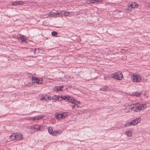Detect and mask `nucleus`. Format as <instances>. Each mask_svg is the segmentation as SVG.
Segmentation results:
<instances>
[{
    "mask_svg": "<svg viewBox=\"0 0 150 150\" xmlns=\"http://www.w3.org/2000/svg\"><path fill=\"white\" fill-rule=\"evenodd\" d=\"M53 90L54 91L59 92L61 91V88L60 87L57 86L55 87L53 89Z\"/></svg>",
    "mask_w": 150,
    "mask_h": 150,
    "instance_id": "aec40b11",
    "label": "nucleus"
},
{
    "mask_svg": "<svg viewBox=\"0 0 150 150\" xmlns=\"http://www.w3.org/2000/svg\"><path fill=\"white\" fill-rule=\"evenodd\" d=\"M133 107H134V108H137L138 106L139 105V103H135V104H132Z\"/></svg>",
    "mask_w": 150,
    "mask_h": 150,
    "instance_id": "c85d7f7f",
    "label": "nucleus"
},
{
    "mask_svg": "<svg viewBox=\"0 0 150 150\" xmlns=\"http://www.w3.org/2000/svg\"><path fill=\"white\" fill-rule=\"evenodd\" d=\"M23 3L22 1H13L12 2V5H21Z\"/></svg>",
    "mask_w": 150,
    "mask_h": 150,
    "instance_id": "ddd939ff",
    "label": "nucleus"
},
{
    "mask_svg": "<svg viewBox=\"0 0 150 150\" xmlns=\"http://www.w3.org/2000/svg\"><path fill=\"white\" fill-rule=\"evenodd\" d=\"M146 107V104H142V108H141V109L142 110H144Z\"/></svg>",
    "mask_w": 150,
    "mask_h": 150,
    "instance_id": "2f4dec72",
    "label": "nucleus"
},
{
    "mask_svg": "<svg viewBox=\"0 0 150 150\" xmlns=\"http://www.w3.org/2000/svg\"><path fill=\"white\" fill-rule=\"evenodd\" d=\"M75 102L76 103H78V104H79L80 103V102L79 101L76 100H75Z\"/></svg>",
    "mask_w": 150,
    "mask_h": 150,
    "instance_id": "58836bf2",
    "label": "nucleus"
},
{
    "mask_svg": "<svg viewBox=\"0 0 150 150\" xmlns=\"http://www.w3.org/2000/svg\"><path fill=\"white\" fill-rule=\"evenodd\" d=\"M48 130L49 133L52 135L54 131H53L52 128L51 127H48Z\"/></svg>",
    "mask_w": 150,
    "mask_h": 150,
    "instance_id": "dca6fc26",
    "label": "nucleus"
},
{
    "mask_svg": "<svg viewBox=\"0 0 150 150\" xmlns=\"http://www.w3.org/2000/svg\"><path fill=\"white\" fill-rule=\"evenodd\" d=\"M135 3V2H132L128 5L127 8L126 9V10L128 11L129 12L131 11L132 8H133V5Z\"/></svg>",
    "mask_w": 150,
    "mask_h": 150,
    "instance_id": "6e6552de",
    "label": "nucleus"
},
{
    "mask_svg": "<svg viewBox=\"0 0 150 150\" xmlns=\"http://www.w3.org/2000/svg\"><path fill=\"white\" fill-rule=\"evenodd\" d=\"M52 99L54 100H69L70 101H71V98L69 97H67L65 96L64 95H61V96H58L56 95L53 96L52 97Z\"/></svg>",
    "mask_w": 150,
    "mask_h": 150,
    "instance_id": "f257e3e1",
    "label": "nucleus"
},
{
    "mask_svg": "<svg viewBox=\"0 0 150 150\" xmlns=\"http://www.w3.org/2000/svg\"><path fill=\"white\" fill-rule=\"evenodd\" d=\"M68 80V79L67 78H66L65 77H64V78H63L62 79V81H67Z\"/></svg>",
    "mask_w": 150,
    "mask_h": 150,
    "instance_id": "f704fd0d",
    "label": "nucleus"
},
{
    "mask_svg": "<svg viewBox=\"0 0 150 150\" xmlns=\"http://www.w3.org/2000/svg\"><path fill=\"white\" fill-rule=\"evenodd\" d=\"M125 134L127 136L129 137H130L132 135V132L130 131H127Z\"/></svg>",
    "mask_w": 150,
    "mask_h": 150,
    "instance_id": "393cba45",
    "label": "nucleus"
},
{
    "mask_svg": "<svg viewBox=\"0 0 150 150\" xmlns=\"http://www.w3.org/2000/svg\"><path fill=\"white\" fill-rule=\"evenodd\" d=\"M118 73H115L112 74L111 75V78L114 79L116 80H118Z\"/></svg>",
    "mask_w": 150,
    "mask_h": 150,
    "instance_id": "9b49d317",
    "label": "nucleus"
},
{
    "mask_svg": "<svg viewBox=\"0 0 150 150\" xmlns=\"http://www.w3.org/2000/svg\"><path fill=\"white\" fill-rule=\"evenodd\" d=\"M62 132L61 130H54L52 136H56L57 135L60 134Z\"/></svg>",
    "mask_w": 150,
    "mask_h": 150,
    "instance_id": "f8f14e48",
    "label": "nucleus"
},
{
    "mask_svg": "<svg viewBox=\"0 0 150 150\" xmlns=\"http://www.w3.org/2000/svg\"><path fill=\"white\" fill-rule=\"evenodd\" d=\"M140 121V119L139 118H136L134 120H132L131 122L132 125H135L137 124Z\"/></svg>",
    "mask_w": 150,
    "mask_h": 150,
    "instance_id": "1a4fd4ad",
    "label": "nucleus"
},
{
    "mask_svg": "<svg viewBox=\"0 0 150 150\" xmlns=\"http://www.w3.org/2000/svg\"><path fill=\"white\" fill-rule=\"evenodd\" d=\"M67 97H69L71 98V101H70L69 100H67V101H68L69 102L71 103V106L72 107V108L73 109H74L75 106L76 105L77 107L78 106V105L77 104L76 105L75 102V100L73 99V98L70 96H67Z\"/></svg>",
    "mask_w": 150,
    "mask_h": 150,
    "instance_id": "39448f33",
    "label": "nucleus"
},
{
    "mask_svg": "<svg viewBox=\"0 0 150 150\" xmlns=\"http://www.w3.org/2000/svg\"><path fill=\"white\" fill-rule=\"evenodd\" d=\"M132 104L131 105H127L126 106V108L125 109V110L127 108H129L130 109H133L134 108V107H133Z\"/></svg>",
    "mask_w": 150,
    "mask_h": 150,
    "instance_id": "bb28decb",
    "label": "nucleus"
},
{
    "mask_svg": "<svg viewBox=\"0 0 150 150\" xmlns=\"http://www.w3.org/2000/svg\"><path fill=\"white\" fill-rule=\"evenodd\" d=\"M118 80H121L123 78V76L121 73H118Z\"/></svg>",
    "mask_w": 150,
    "mask_h": 150,
    "instance_id": "6ab92c4d",
    "label": "nucleus"
},
{
    "mask_svg": "<svg viewBox=\"0 0 150 150\" xmlns=\"http://www.w3.org/2000/svg\"><path fill=\"white\" fill-rule=\"evenodd\" d=\"M127 50L125 49H122L121 50V52L125 53L127 52Z\"/></svg>",
    "mask_w": 150,
    "mask_h": 150,
    "instance_id": "e433bc0d",
    "label": "nucleus"
},
{
    "mask_svg": "<svg viewBox=\"0 0 150 150\" xmlns=\"http://www.w3.org/2000/svg\"><path fill=\"white\" fill-rule=\"evenodd\" d=\"M132 94L134 96H135L137 97H139L142 94L141 93H139L138 92H133Z\"/></svg>",
    "mask_w": 150,
    "mask_h": 150,
    "instance_id": "4be33fe9",
    "label": "nucleus"
},
{
    "mask_svg": "<svg viewBox=\"0 0 150 150\" xmlns=\"http://www.w3.org/2000/svg\"><path fill=\"white\" fill-rule=\"evenodd\" d=\"M59 87H60V88H61V91L62 90V88H63V86H59Z\"/></svg>",
    "mask_w": 150,
    "mask_h": 150,
    "instance_id": "ea45409f",
    "label": "nucleus"
},
{
    "mask_svg": "<svg viewBox=\"0 0 150 150\" xmlns=\"http://www.w3.org/2000/svg\"><path fill=\"white\" fill-rule=\"evenodd\" d=\"M34 125H33L31 127V128L32 129H34Z\"/></svg>",
    "mask_w": 150,
    "mask_h": 150,
    "instance_id": "79ce46f5",
    "label": "nucleus"
},
{
    "mask_svg": "<svg viewBox=\"0 0 150 150\" xmlns=\"http://www.w3.org/2000/svg\"><path fill=\"white\" fill-rule=\"evenodd\" d=\"M16 140H21L23 139V135L21 134H16Z\"/></svg>",
    "mask_w": 150,
    "mask_h": 150,
    "instance_id": "9d476101",
    "label": "nucleus"
},
{
    "mask_svg": "<svg viewBox=\"0 0 150 150\" xmlns=\"http://www.w3.org/2000/svg\"><path fill=\"white\" fill-rule=\"evenodd\" d=\"M34 129H36L38 131L41 130L43 131L42 129L45 127V126L42 125H34Z\"/></svg>",
    "mask_w": 150,
    "mask_h": 150,
    "instance_id": "20e7f679",
    "label": "nucleus"
},
{
    "mask_svg": "<svg viewBox=\"0 0 150 150\" xmlns=\"http://www.w3.org/2000/svg\"><path fill=\"white\" fill-rule=\"evenodd\" d=\"M50 98H51V97H50V96H48L47 97H46L47 100V99H50Z\"/></svg>",
    "mask_w": 150,
    "mask_h": 150,
    "instance_id": "a19ab883",
    "label": "nucleus"
},
{
    "mask_svg": "<svg viewBox=\"0 0 150 150\" xmlns=\"http://www.w3.org/2000/svg\"><path fill=\"white\" fill-rule=\"evenodd\" d=\"M57 33L56 31H53L52 33V36H55V35H57Z\"/></svg>",
    "mask_w": 150,
    "mask_h": 150,
    "instance_id": "72a5a7b5",
    "label": "nucleus"
},
{
    "mask_svg": "<svg viewBox=\"0 0 150 150\" xmlns=\"http://www.w3.org/2000/svg\"><path fill=\"white\" fill-rule=\"evenodd\" d=\"M131 125H132L131 122H129L125 124L124 125V126L125 127H129Z\"/></svg>",
    "mask_w": 150,
    "mask_h": 150,
    "instance_id": "c756f323",
    "label": "nucleus"
},
{
    "mask_svg": "<svg viewBox=\"0 0 150 150\" xmlns=\"http://www.w3.org/2000/svg\"><path fill=\"white\" fill-rule=\"evenodd\" d=\"M100 90L102 91H106V89L105 88L103 87L100 88Z\"/></svg>",
    "mask_w": 150,
    "mask_h": 150,
    "instance_id": "4c0bfd02",
    "label": "nucleus"
},
{
    "mask_svg": "<svg viewBox=\"0 0 150 150\" xmlns=\"http://www.w3.org/2000/svg\"><path fill=\"white\" fill-rule=\"evenodd\" d=\"M56 13L55 12L54 13V12H50L49 13H48V16H50V17H55V16H56Z\"/></svg>",
    "mask_w": 150,
    "mask_h": 150,
    "instance_id": "2eb2a0df",
    "label": "nucleus"
},
{
    "mask_svg": "<svg viewBox=\"0 0 150 150\" xmlns=\"http://www.w3.org/2000/svg\"><path fill=\"white\" fill-rule=\"evenodd\" d=\"M17 38L19 40H21L23 42H25V37L23 35L21 34L18 35L17 36Z\"/></svg>",
    "mask_w": 150,
    "mask_h": 150,
    "instance_id": "0eeeda50",
    "label": "nucleus"
},
{
    "mask_svg": "<svg viewBox=\"0 0 150 150\" xmlns=\"http://www.w3.org/2000/svg\"><path fill=\"white\" fill-rule=\"evenodd\" d=\"M62 14H63L64 16H69V12L62 11Z\"/></svg>",
    "mask_w": 150,
    "mask_h": 150,
    "instance_id": "cd10ccee",
    "label": "nucleus"
},
{
    "mask_svg": "<svg viewBox=\"0 0 150 150\" xmlns=\"http://www.w3.org/2000/svg\"><path fill=\"white\" fill-rule=\"evenodd\" d=\"M61 115L62 116V119L65 118L68 115L67 112H64L62 113H61Z\"/></svg>",
    "mask_w": 150,
    "mask_h": 150,
    "instance_id": "a878e982",
    "label": "nucleus"
},
{
    "mask_svg": "<svg viewBox=\"0 0 150 150\" xmlns=\"http://www.w3.org/2000/svg\"><path fill=\"white\" fill-rule=\"evenodd\" d=\"M138 5L137 4H136V3H135V4L133 5V8H138Z\"/></svg>",
    "mask_w": 150,
    "mask_h": 150,
    "instance_id": "473e14b6",
    "label": "nucleus"
},
{
    "mask_svg": "<svg viewBox=\"0 0 150 150\" xmlns=\"http://www.w3.org/2000/svg\"><path fill=\"white\" fill-rule=\"evenodd\" d=\"M131 79L133 82L137 83L140 82L141 80L140 76L139 75L135 74H133L132 76Z\"/></svg>",
    "mask_w": 150,
    "mask_h": 150,
    "instance_id": "f03ea898",
    "label": "nucleus"
},
{
    "mask_svg": "<svg viewBox=\"0 0 150 150\" xmlns=\"http://www.w3.org/2000/svg\"><path fill=\"white\" fill-rule=\"evenodd\" d=\"M103 0H87L86 2L88 4L94 3L96 4L98 2H101Z\"/></svg>",
    "mask_w": 150,
    "mask_h": 150,
    "instance_id": "423d86ee",
    "label": "nucleus"
},
{
    "mask_svg": "<svg viewBox=\"0 0 150 150\" xmlns=\"http://www.w3.org/2000/svg\"><path fill=\"white\" fill-rule=\"evenodd\" d=\"M141 108H142V104L140 105L139 104V105L138 106V108H136L134 110L135 112H138L141 110H142Z\"/></svg>",
    "mask_w": 150,
    "mask_h": 150,
    "instance_id": "f3484780",
    "label": "nucleus"
},
{
    "mask_svg": "<svg viewBox=\"0 0 150 150\" xmlns=\"http://www.w3.org/2000/svg\"><path fill=\"white\" fill-rule=\"evenodd\" d=\"M30 120H38V119L37 118V116H36L35 117H31L30 119Z\"/></svg>",
    "mask_w": 150,
    "mask_h": 150,
    "instance_id": "7c9ffc66",
    "label": "nucleus"
},
{
    "mask_svg": "<svg viewBox=\"0 0 150 150\" xmlns=\"http://www.w3.org/2000/svg\"><path fill=\"white\" fill-rule=\"evenodd\" d=\"M32 80H34V83H37L38 84H40L42 83V80L40 78H38L35 77H32Z\"/></svg>",
    "mask_w": 150,
    "mask_h": 150,
    "instance_id": "7ed1b4c3",
    "label": "nucleus"
},
{
    "mask_svg": "<svg viewBox=\"0 0 150 150\" xmlns=\"http://www.w3.org/2000/svg\"><path fill=\"white\" fill-rule=\"evenodd\" d=\"M55 117L57 120H60L62 119V116L61 115V113L59 114H57L56 115H55Z\"/></svg>",
    "mask_w": 150,
    "mask_h": 150,
    "instance_id": "4468645a",
    "label": "nucleus"
},
{
    "mask_svg": "<svg viewBox=\"0 0 150 150\" xmlns=\"http://www.w3.org/2000/svg\"><path fill=\"white\" fill-rule=\"evenodd\" d=\"M10 139L12 140L16 139V134L13 133L10 137Z\"/></svg>",
    "mask_w": 150,
    "mask_h": 150,
    "instance_id": "5701e85b",
    "label": "nucleus"
},
{
    "mask_svg": "<svg viewBox=\"0 0 150 150\" xmlns=\"http://www.w3.org/2000/svg\"><path fill=\"white\" fill-rule=\"evenodd\" d=\"M39 49H35L34 50V53H35L36 52H39Z\"/></svg>",
    "mask_w": 150,
    "mask_h": 150,
    "instance_id": "c9c22d12",
    "label": "nucleus"
},
{
    "mask_svg": "<svg viewBox=\"0 0 150 150\" xmlns=\"http://www.w3.org/2000/svg\"><path fill=\"white\" fill-rule=\"evenodd\" d=\"M38 120H40L45 117V115H39L37 116Z\"/></svg>",
    "mask_w": 150,
    "mask_h": 150,
    "instance_id": "b1692460",
    "label": "nucleus"
},
{
    "mask_svg": "<svg viewBox=\"0 0 150 150\" xmlns=\"http://www.w3.org/2000/svg\"><path fill=\"white\" fill-rule=\"evenodd\" d=\"M56 16H59L60 17L61 16V13L62 14V11H57L55 12Z\"/></svg>",
    "mask_w": 150,
    "mask_h": 150,
    "instance_id": "a211bd4d",
    "label": "nucleus"
},
{
    "mask_svg": "<svg viewBox=\"0 0 150 150\" xmlns=\"http://www.w3.org/2000/svg\"><path fill=\"white\" fill-rule=\"evenodd\" d=\"M46 96H40L39 99L41 100H47Z\"/></svg>",
    "mask_w": 150,
    "mask_h": 150,
    "instance_id": "412c9836",
    "label": "nucleus"
}]
</instances>
